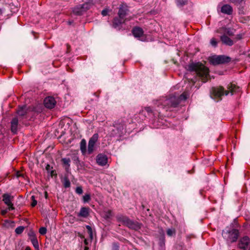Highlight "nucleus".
<instances>
[{"label": "nucleus", "instance_id": "nucleus-1", "mask_svg": "<svg viewBox=\"0 0 250 250\" xmlns=\"http://www.w3.org/2000/svg\"><path fill=\"white\" fill-rule=\"evenodd\" d=\"M186 68L190 72H195L204 83L207 81L209 76V69L202 63L192 62L187 65Z\"/></svg>", "mask_w": 250, "mask_h": 250}, {"label": "nucleus", "instance_id": "nucleus-2", "mask_svg": "<svg viewBox=\"0 0 250 250\" xmlns=\"http://www.w3.org/2000/svg\"><path fill=\"white\" fill-rule=\"evenodd\" d=\"M227 88V90H225L224 87L222 86L213 87L210 90L211 96L214 99H218L221 100L222 96L224 95H228L229 92L231 95H233L240 90L239 86L232 83L228 85Z\"/></svg>", "mask_w": 250, "mask_h": 250}, {"label": "nucleus", "instance_id": "nucleus-3", "mask_svg": "<svg viewBox=\"0 0 250 250\" xmlns=\"http://www.w3.org/2000/svg\"><path fill=\"white\" fill-rule=\"evenodd\" d=\"M125 133V123L122 120H118L113 124V128L110 132L112 137H120Z\"/></svg>", "mask_w": 250, "mask_h": 250}, {"label": "nucleus", "instance_id": "nucleus-4", "mask_svg": "<svg viewBox=\"0 0 250 250\" xmlns=\"http://www.w3.org/2000/svg\"><path fill=\"white\" fill-rule=\"evenodd\" d=\"M117 221L128 228L137 230L141 229V224L130 219L127 216L123 215L117 216Z\"/></svg>", "mask_w": 250, "mask_h": 250}, {"label": "nucleus", "instance_id": "nucleus-5", "mask_svg": "<svg viewBox=\"0 0 250 250\" xmlns=\"http://www.w3.org/2000/svg\"><path fill=\"white\" fill-rule=\"evenodd\" d=\"M93 0H88L83 4L78 5L73 8L72 12L74 14L77 16H81L87 10L90 9L93 5Z\"/></svg>", "mask_w": 250, "mask_h": 250}, {"label": "nucleus", "instance_id": "nucleus-6", "mask_svg": "<svg viewBox=\"0 0 250 250\" xmlns=\"http://www.w3.org/2000/svg\"><path fill=\"white\" fill-rule=\"evenodd\" d=\"M223 237L226 239L228 243L236 242L239 235V230L237 229H231L223 230L222 232Z\"/></svg>", "mask_w": 250, "mask_h": 250}, {"label": "nucleus", "instance_id": "nucleus-7", "mask_svg": "<svg viewBox=\"0 0 250 250\" xmlns=\"http://www.w3.org/2000/svg\"><path fill=\"white\" fill-rule=\"evenodd\" d=\"M179 104V99L175 94L168 96L163 103V105L167 108L176 107Z\"/></svg>", "mask_w": 250, "mask_h": 250}, {"label": "nucleus", "instance_id": "nucleus-8", "mask_svg": "<svg viewBox=\"0 0 250 250\" xmlns=\"http://www.w3.org/2000/svg\"><path fill=\"white\" fill-rule=\"evenodd\" d=\"M230 61V58L224 55L213 56L210 58L209 62L213 65H217L228 62Z\"/></svg>", "mask_w": 250, "mask_h": 250}, {"label": "nucleus", "instance_id": "nucleus-9", "mask_svg": "<svg viewBox=\"0 0 250 250\" xmlns=\"http://www.w3.org/2000/svg\"><path fill=\"white\" fill-rule=\"evenodd\" d=\"M238 247L243 250H250V239L247 236L241 238L239 241Z\"/></svg>", "mask_w": 250, "mask_h": 250}, {"label": "nucleus", "instance_id": "nucleus-10", "mask_svg": "<svg viewBox=\"0 0 250 250\" xmlns=\"http://www.w3.org/2000/svg\"><path fill=\"white\" fill-rule=\"evenodd\" d=\"M2 197V201L4 204L8 207V210H11L14 209L13 204L12 202L13 201L14 197L8 193L3 194Z\"/></svg>", "mask_w": 250, "mask_h": 250}, {"label": "nucleus", "instance_id": "nucleus-11", "mask_svg": "<svg viewBox=\"0 0 250 250\" xmlns=\"http://www.w3.org/2000/svg\"><path fill=\"white\" fill-rule=\"evenodd\" d=\"M99 135L97 133H95L89 139L88 142L87 152L89 154L93 153L94 150V146L96 143L98 141Z\"/></svg>", "mask_w": 250, "mask_h": 250}, {"label": "nucleus", "instance_id": "nucleus-12", "mask_svg": "<svg viewBox=\"0 0 250 250\" xmlns=\"http://www.w3.org/2000/svg\"><path fill=\"white\" fill-rule=\"evenodd\" d=\"M56 104V101L53 97L48 96L44 100V105L47 108L52 109L54 108Z\"/></svg>", "mask_w": 250, "mask_h": 250}, {"label": "nucleus", "instance_id": "nucleus-13", "mask_svg": "<svg viewBox=\"0 0 250 250\" xmlns=\"http://www.w3.org/2000/svg\"><path fill=\"white\" fill-rule=\"evenodd\" d=\"M126 19H123L119 17H115L113 20L112 26L114 28L120 30L122 24L125 22Z\"/></svg>", "mask_w": 250, "mask_h": 250}, {"label": "nucleus", "instance_id": "nucleus-14", "mask_svg": "<svg viewBox=\"0 0 250 250\" xmlns=\"http://www.w3.org/2000/svg\"><path fill=\"white\" fill-rule=\"evenodd\" d=\"M107 156L103 154H99L96 156V162L97 164L101 166H105L107 163Z\"/></svg>", "mask_w": 250, "mask_h": 250}, {"label": "nucleus", "instance_id": "nucleus-15", "mask_svg": "<svg viewBox=\"0 0 250 250\" xmlns=\"http://www.w3.org/2000/svg\"><path fill=\"white\" fill-rule=\"evenodd\" d=\"M19 120L17 117H14L11 121V131L13 134H16L18 130Z\"/></svg>", "mask_w": 250, "mask_h": 250}, {"label": "nucleus", "instance_id": "nucleus-16", "mask_svg": "<svg viewBox=\"0 0 250 250\" xmlns=\"http://www.w3.org/2000/svg\"><path fill=\"white\" fill-rule=\"evenodd\" d=\"M128 10L127 8L124 5L120 6L118 13V17L123 19H126L125 17L127 15Z\"/></svg>", "mask_w": 250, "mask_h": 250}, {"label": "nucleus", "instance_id": "nucleus-17", "mask_svg": "<svg viewBox=\"0 0 250 250\" xmlns=\"http://www.w3.org/2000/svg\"><path fill=\"white\" fill-rule=\"evenodd\" d=\"M221 12L223 14L230 15L232 14L233 8L229 4H226L221 7Z\"/></svg>", "mask_w": 250, "mask_h": 250}, {"label": "nucleus", "instance_id": "nucleus-18", "mask_svg": "<svg viewBox=\"0 0 250 250\" xmlns=\"http://www.w3.org/2000/svg\"><path fill=\"white\" fill-rule=\"evenodd\" d=\"M220 40L223 44L227 45L232 46L234 44L233 41L225 34L220 37Z\"/></svg>", "mask_w": 250, "mask_h": 250}, {"label": "nucleus", "instance_id": "nucleus-19", "mask_svg": "<svg viewBox=\"0 0 250 250\" xmlns=\"http://www.w3.org/2000/svg\"><path fill=\"white\" fill-rule=\"evenodd\" d=\"M132 33L136 38L141 37L144 35L143 30L140 27H134L132 30Z\"/></svg>", "mask_w": 250, "mask_h": 250}, {"label": "nucleus", "instance_id": "nucleus-20", "mask_svg": "<svg viewBox=\"0 0 250 250\" xmlns=\"http://www.w3.org/2000/svg\"><path fill=\"white\" fill-rule=\"evenodd\" d=\"M89 208L86 207H82L78 214V216L87 218L89 215Z\"/></svg>", "mask_w": 250, "mask_h": 250}, {"label": "nucleus", "instance_id": "nucleus-21", "mask_svg": "<svg viewBox=\"0 0 250 250\" xmlns=\"http://www.w3.org/2000/svg\"><path fill=\"white\" fill-rule=\"evenodd\" d=\"M17 113L20 116H24L27 114L26 106L23 105L19 107V109L17 110Z\"/></svg>", "mask_w": 250, "mask_h": 250}, {"label": "nucleus", "instance_id": "nucleus-22", "mask_svg": "<svg viewBox=\"0 0 250 250\" xmlns=\"http://www.w3.org/2000/svg\"><path fill=\"white\" fill-rule=\"evenodd\" d=\"M62 162L66 166L65 170L68 171L70 167V159L69 158H63L62 159Z\"/></svg>", "mask_w": 250, "mask_h": 250}, {"label": "nucleus", "instance_id": "nucleus-23", "mask_svg": "<svg viewBox=\"0 0 250 250\" xmlns=\"http://www.w3.org/2000/svg\"><path fill=\"white\" fill-rule=\"evenodd\" d=\"M62 182L64 188H67L70 187V182L67 176H64L62 180Z\"/></svg>", "mask_w": 250, "mask_h": 250}, {"label": "nucleus", "instance_id": "nucleus-24", "mask_svg": "<svg viewBox=\"0 0 250 250\" xmlns=\"http://www.w3.org/2000/svg\"><path fill=\"white\" fill-rule=\"evenodd\" d=\"M86 141L84 139H83L80 144V148L83 154L85 153L86 152Z\"/></svg>", "mask_w": 250, "mask_h": 250}, {"label": "nucleus", "instance_id": "nucleus-25", "mask_svg": "<svg viewBox=\"0 0 250 250\" xmlns=\"http://www.w3.org/2000/svg\"><path fill=\"white\" fill-rule=\"evenodd\" d=\"M31 241L36 250H39L38 240L34 236H33L32 238L31 239Z\"/></svg>", "mask_w": 250, "mask_h": 250}, {"label": "nucleus", "instance_id": "nucleus-26", "mask_svg": "<svg viewBox=\"0 0 250 250\" xmlns=\"http://www.w3.org/2000/svg\"><path fill=\"white\" fill-rule=\"evenodd\" d=\"M189 0H176V4L179 7H183L188 4Z\"/></svg>", "mask_w": 250, "mask_h": 250}, {"label": "nucleus", "instance_id": "nucleus-27", "mask_svg": "<svg viewBox=\"0 0 250 250\" xmlns=\"http://www.w3.org/2000/svg\"><path fill=\"white\" fill-rule=\"evenodd\" d=\"M235 30L233 28H226L225 30V35H227L229 36H232L234 35Z\"/></svg>", "mask_w": 250, "mask_h": 250}, {"label": "nucleus", "instance_id": "nucleus-28", "mask_svg": "<svg viewBox=\"0 0 250 250\" xmlns=\"http://www.w3.org/2000/svg\"><path fill=\"white\" fill-rule=\"evenodd\" d=\"M179 99V103L182 101H185L188 97V94L186 92H184L180 96L176 95Z\"/></svg>", "mask_w": 250, "mask_h": 250}, {"label": "nucleus", "instance_id": "nucleus-29", "mask_svg": "<svg viewBox=\"0 0 250 250\" xmlns=\"http://www.w3.org/2000/svg\"><path fill=\"white\" fill-rule=\"evenodd\" d=\"M86 228L87 229L89 237L92 240L93 239V232L92 228L90 226L88 225L86 226Z\"/></svg>", "mask_w": 250, "mask_h": 250}, {"label": "nucleus", "instance_id": "nucleus-30", "mask_svg": "<svg viewBox=\"0 0 250 250\" xmlns=\"http://www.w3.org/2000/svg\"><path fill=\"white\" fill-rule=\"evenodd\" d=\"M24 227L23 226H20L17 227L15 229V232L18 234H21L24 230Z\"/></svg>", "mask_w": 250, "mask_h": 250}, {"label": "nucleus", "instance_id": "nucleus-31", "mask_svg": "<svg viewBox=\"0 0 250 250\" xmlns=\"http://www.w3.org/2000/svg\"><path fill=\"white\" fill-rule=\"evenodd\" d=\"M210 44L215 47L217 46V44H218V41H217V40L214 38H212L211 40H210Z\"/></svg>", "mask_w": 250, "mask_h": 250}, {"label": "nucleus", "instance_id": "nucleus-32", "mask_svg": "<svg viewBox=\"0 0 250 250\" xmlns=\"http://www.w3.org/2000/svg\"><path fill=\"white\" fill-rule=\"evenodd\" d=\"M91 199L90 196L89 194H85L83 196V201L84 203L88 202Z\"/></svg>", "mask_w": 250, "mask_h": 250}, {"label": "nucleus", "instance_id": "nucleus-33", "mask_svg": "<svg viewBox=\"0 0 250 250\" xmlns=\"http://www.w3.org/2000/svg\"><path fill=\"white\" fill-rule=\"evenodd\" d=\"M47 229L45 227H41L39 229V233L42 235H44L46 233Z\"/></svg>", "mask_w": 250, "mask_h": 250}, {"label": "nucleus", "instance_id": "nucleus-34", "mask_svg": "<svg viewBox=\"0 0 250 250\" xmlns=\"http://www.w3.org/2000/svg\"><path fill=\"white\" fill-rule=\"evenodd\" d=\"M31 199H32V203H31V206L32 207H34L37 204V201L35 200V198L34 196H31Z\"/></svg>", "mask_w": 250, "mask_h": 250}, {"label": "nucleus", "instance_id": "nucleus-35", "mask_svg": "<svg viewBox=\"0 0 250 250\" xmlns=\"http://www.w3.org/2000/svg\"><path fill=\"white\" fill-rule=\"evenodd\" d=\"M76 192L78 194H81L83 192L82 188L81 187H78L76 188Z\"/></svg>", "mask_w": 250, "mask_h": 250}, {"label": "nucleus", "instance_id": "nucleus-36", "mask_svg": "<svg viewBox=\"0 0 250 250\" xmlns=\"http://www.w3.org/2000/svg\"><path fill=\"white\" fill-rule=\"evenodd\" d=\"M175 232V230L172 229H168L167 231V234L169 236H171Z\"/></svg>", "mask_w": 250, "mask_h": 250}, {"label": "nucleus", "instance_id": "nucleus-37", "mask_svg": "<svg viewBox=\"0 0 250 250\" xmlns=\"http://www.w3.org/2000/svg\"><path fill=\"white\" fill-rule=\"evenodd\" d=\"M145 110L147 112L148 114L152 113V110L150 107H146Z\"/></svg>", "mask_w": 250, "mask_h": 250}, {"label": "nucleus", "instance_id": "nucleus-38", "mask_svg": "<svg viewBox=\"0 0 250 250\" xmlns=\"http://www.w3.org/2000/svg\"><path fill=\"white\" fill-rule=\"evenodd\" d=\"M119 246L117 243H113L112 245V250H119Z\"/></svg>", "mask_w": 250, "mask_h": 250}, {"label": "nucleus", "instance_id": "nucleus-39", "mask_svg": "<svg viewBox=\"0 0 250 250\" xmlns=\"http://www.w3.org/2000/svg\"><path fill=\"white\" fill-rule=\"evenodd\" d=\"M231 2L234 3L241 4L244 0H229Z\"/></svg>", "mask_w": 250, "mask_h": 250}, {"label": "nucleus", "instance_id": "nucleus-40", "mask_svg": "<svg viewBox=\"0 0 250 250\" xmlns=\"http://www.w3.org/2000/svg\"><path fill=\"white\" fill-rule=\"evenodd\" d=\"M108 12V10L107 9H104L102 10L101 13L103 16H105L107 15Z\"/></svg>", "mask_w": 250, "mask_h": 250}, {"label": "nucleus", "instance_id": "nucleus-41", "mask_svg": "<svg viewBox=\"0 0 250 250\" xmlns=\"http://www.w3.org/2000/svg\"><path fill=\"white\" fill-rule=\"evenodd\" d=\"M53 167H51L49 164H47L46 166L45 169L47 170L48 173H49L50 171L52 169Z\"/></svg>", "mask_w": 250, "mask_h": 250}, {"label": "nucleus", "instance_id": "nucleus-42", "mask_svg": "<svg viewBox=\"0 0 250 250\" xmlns=\"http://www.w3.org/2000/svg\"><path fill=\"white\" fill-rule=\"evenodd\" d=\"M49 173L51 177H53L54 176H57L56 172L54 170L52 169Z\"/></svg>", "mask_w": 250, "mask_h": 250}, {"label": "nucleus", "instance_id": "nucleus-43", "mask_svg": "<svg viewBox=\"0 0 250 250\" xmlns=\"http://www.w3.org/2000/svg\"><path fill=\"white\" fill-rule=\"evenodd\" d=\"M242 38V34H238L236 36V37H235L234 39L236 41H238V40H241Z\"/></svg>", "mask_w": 250, "mask_h": 250}, {"label": "nucleus", "instance_id": "nucleus-44", "mask_svg": "<svg viewBox=\"0 0 250 250\" xmlns=\"http://www.w3.org/2000/svg\"><path fill=\"white\" fill-rule=\"evenodd\" d=\"M111 210H108L106 213L107 217H108V218L111 215Z\"/></svg>", "mask_w": 250, "mask_h": 250}, {"label": "nucleus", "instance_id": "nucleus-45", "mask_svg": "<svg viewBox=\"0 0 250 250\" xmlns=\"http://www.w3.org/2000/svg\"><path fill=\"white\" fill-rule=\"evenodd\" d=\"M66 46H67V52L68 53L69 52V48H70V45H69L68 44H66Z\"/></svg>", "mask_w": 250, "mask_h": 250}, {"label": "nucleus", "instance_id": "nucleus-46", "mask_svg": "<svg viewBox=\"0 0 250 250\" xmlns=\"http://www.w3.org/2000/svg\"><path fill=\"white\" fill-rule=\"evenodd\" d=\"M6 213H7V210H3L1 211V214L2 215H5Z\"/></svg>", "mask_w": 250, "mask_h": 250}, {"label": "nucleus", "instance_id": "nucleus-47", "mask_svg": "<svg viewBox=\"0 0 250 250\" xmlns=\"http://www.w3.org/2000/svg\"><path fill=\"white\" fill-rule=\"evenodd\" d=\"M84 244H85V245H88V242H87V240H86V239H85V240H84Z\"/></svg>", "mask_w": 250, "mask_h": 250}, {"label": "nucleus", "instance_id": "nucleus-48", "mask_svg": "<svg viewBox=\"0 0 250 250\" xmlns=\"http://www.w3.org/2000/svg\"><path fill=\"white\" fill-rule=\"evenodd\" d=\"M25 250H31V249H30V248L29 247H27L25 248Z\"/></svg>", "mask_w": 250, "mask_h": 250}, {"label": "nucleus", "instance_id": "nucleus-49", "mask_svg": "<svg viewBox=\"0 0 250 250\" xmlns=\"http://www.w3.org/2000/svg\"><path fill=\"white\" fill-rule=\"evenodd\" d=\"M89 250V248L87 247H84V250Z\"/></svg>", "mask_w": 250, "mask_h": 250}, {"label": "nucleus", "instance_id": "nucleus-50", "mask_svg": "<svg viewBox=\"0 0 250 250\" xmlns=\"http://www.w3.org/2000/svg\"><path fill=\"white\" fill-rule=\"evenodd\" d=\"M68 23L69 25H71L73 23V21H69Z\"/></svg>", "mask_w": 250, "mask_h": 250}, {"label": "nucleus", "instance_id": "nucleus-51", "mask_svg": "<svg viewBox=\"0 0 250 250\" xmlns=\"http://www.w3.org/2000/svg\"><path fill=\"white\" fill-rule=\"evenodd\" d=\"M94 94L96 95L97 97H98V95H96V93H94Z\"/></svg>", "mask_w": 250, "mask_h": 250}]
</instances>
